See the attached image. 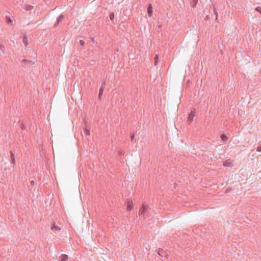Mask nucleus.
I'll return each instance as SVG.
<instances>
[{
  "label": "nucleus",
  "mask_w": 261,
  "mask_h": 261,
  "mask_svg": "<svg viewBox=\"0 0 261 261\" xmlns=\"http://www.w3.org/2000/svg\"><path fill=\"white\" fill-rule=\"evenodd\" d=\"M60 23H58V21L56 20V22H55V25H54V27H57V25L59 24Z\"/></svg>",
  "instance_id": "19"
},
{
  "label": "nucleus",
  "mask_w": 261,
  "mask_h": 261,
  "mask_svg": "<svg viewBox=\"0 0 261 261\" xmlns=\"http://www.w3.org/2000/svg\"><path fill=\"white\" fill-rule=\"evenodd\" d=\"M51 230H58V231H59L60 230V228L57 226H53L51 228Z\"/></svg>",
  "instance_id": "14"
},
{
  "label": "nucleus",
  "mask_w": 261,
  "mask_h": 261,
  "mask_svg": "<svg viewBox=\"0 0 261 261\" xmlns=\"http://www.w3.org/2000/svg\"><path fill=\"white\" fill-rule=\"evenodd\" d=\"M197 3H198V0H192V3H191V6L193 8H195L196 7V5L197 4Z\"/></svg>",
  "instance_id": "10"
},
{
  "label": "nucleus",
  "mask_w": 261,
  "mask_h": 261,
  "mask_svg": "<svg viewBox=\"0 0 261 261\" xmlns=\"http://www.w3.org/2000/svg\"><path fill=\"white\" fill-rule=\"evenodd\" d=\"M27 63H33V62L32 61H30V60H28V62Z\"/></svg>",
  "instance_id": "23"
},
{
  "label": "nucleus",
  "mask_w": 261,
  "mask_h": 261,
  "mask_svg": "<svg viewBox=\"0 0 261 261\" xmlns=\"http://www.w3.org/2000/svg\"><path fill=\"white\" fill-rule=\"evenodd\" d=\"M31 185H32V186H34V184H35V182H34V181H33V180L31 181Z\"/></svg>",
  "instance_id": "21"
},
{
  "label": "nucleus",
  "mask_w": 261,
  "mask_h": 261,
  "mask_svg": "<svg viewBox=\"0 0 261 261\" xmlns=\"http://www.w3.org/2000/svg\"><path fill=\"white\" fill-rule=\"evenodd\" d=\"M147 12L149 17H151L152 14V8L151 6H149L147 8Z\"/></svg>",
  "instance_id": "5"
},
{
  "label": "nucleus",
  "mask_w": 261,
  "mask_h": 261,
  "mask_svg": "<svg viewBox=\"0 0 261 261\" xmlns=\"http://www.w3.org/2000/svg\"><path fill=\"white\" fill-rule=\"evenodd\" d=\"M134 138V136H132V139H133Z\"/></svg>",
  "instance_id": "24"
},
{
  "label": "nucleus",
  "mask_w": 261,
  "mask_h": 261,
  "mask_svg": "<svg viewBox=\"0 0 261 261\" xmlns=\"http://www.w3.org/2000/svg\"><path fill=\"white\" fill-rule=\"evenodd\" d=\"M126 211L129 212L132 211L134 207V203L132 199H127L126 201Z\"/></svg>",
  "instance_id": "1"
},
{
  "label": "nucleus",
  "mask_w": 261,
  "mask_h": 261,
  "mask_svg": "<svg viewBox=\"0 0 261 261\" xmlns=\"http://www.w3.org/2000/svg\"><path fill=\"white\" fill-rule=\"evenodd\" d=\"M103 91V88L101 86L99 91L98 98L100 100Z\"/></svg>",
  "instance_id": "8"
},
{
  "label": "nucleus",
  "mask_w": 261,
  "mask_h": 261,
  "mask_svg": "<svg viewBox=\"0 0 261 261\" xmlns=\"http://www.w3.org/2000/svg\"><path fill=\"white\" fill-rule=\"evenodd\" d=\"M22 62H24V63H27L28 62V60L27 59H23L22 61Z\"/></svg>",
  "instance_id": "20"
},
{
  "label": "nucleus",
  "mask_w": 261,
  "mask_h": 261,
  "mask_svg": "<svg viewBox=\"0 0 261 261\" xmlns=\"http://www.w3.org/2000/svg\"><path fill=\"white\" fill-rule=\"evenodd\" d=\"M80 43L82 46H84L85 44V42L83 40H80Z\"/></svg>",
  "instance_id": "17"
},
{
  "label": "nucleus",
  "mask_w": 261,
  "mask_h": 261,
  "mask_svg": "<svg viewBox=\"0 0 261 261\" xmlns=\"http://www.w3.org/2000/svg\"><path fill=\"white\" fill-rule=\"evenodd\" d=\"M90 130L87 129V128H84L83 129V132L82 133V135H83V134L85 135V136H89L90 135Z\"/></svg>",
  "instance_id": "4"
},
{
  "label": "nucleus",
  "mask_w": 261,
  "mask_h": 261,
  "mask_svg": "<svg viewBox=\"0 0 261 261\" xmlns=\"http://www.w3.org/2000/svg\"><path fill=\"white\" fill-rule=\"evenodd\" d=\"M195 116V112L191 111V113L189 114L188 118V121L191 123L193 120L194 117Z\"/></svg>",
  "instance_id": "2"
},
{
  "label": "nucleus",
  "mask_w": 261,
  "mask_h": 261,
  "mask_svg": "<svg viewBox=\"0 0 261 261\" xmlns=\"http://www.w3.org/2000/svg\"><path fill=\"white\" fill-rule=\"evenodd\" d=\"M91 41L93 43L94 42V39L93 38H91Z\"/></svg>",
  "instance_id": "22"
},
{
  "label": "nucleus",
  "mask_w": 261,
  "mask_h": 261,
  "mask_svg": "<svg viewBox=\"0 0 261 261\" xmlns=\"http://www.w3.org/2000/svg\"><path fill=\"white\" fill-rule=\"evenodd\" d=\"M65 18V15L63 14H60V15L58 17L57 20L58 21V23H60L62 20Z\"/></svg>",
  "instance_id": "7"
},
{
  "label": "nucleus",
  "mask_w": 261,
  "mask_h": 261,
  "mask_svg": "<svg viewBox=\"0 0 261 261\" xmlns=\"http://www.w3.org/2000/svg\"><path fill=\"white\" fill-rule=\"evenodd\" d=\"M110 18L112 21H113L114 18V12H112L110 15Z\"/></svg>",
  "instance_id": "15"
},
{
  "label": "nucleus",
  "mask_w": 261,
  "mask_h": 261,
  "mask_svg": "<svg viewBox=\"0 0 261 261\" xmlns=\"http://www.w3.org/2000/svg\"><path fill=\"white\" fill-rule=\"evenodd\" d=\"M0 49H1V50L3 51V53H5V51H4V50H5V47H4V46H3V45H0Z\"/></svg>",
  "instance_id": "16"
},
{
  "label": "nucleus",
  "mask_w": 261,
  "mask_h": 261,
  "mask_svg": "<svg viewBox=\"0 0 261 261\" xmlns=\"http://www.w3.org/2000/svg\"><path fill=\"white\" fill-rule=\"evenodd\" d=\"M23 9H24L25 11H31L33 9V6L29 5H24L23 7Z\"/></svg>",
  "instance_id": "3"
},
{
  "label": "nucleus",
  "mask_w": 261,
  "mask_h": 261,
  "mask_svg": "<svg viewBox=\"0 0 261 261\" xmlns=\"http://www.w3.org/2000/svg\"><path fill=\"white\" fill-rule=\"evenodd\" d=\"M22 41H23V43L24 44V46L25 47H27L28 44V37H27V36H24L23 37Z\"/></svg>",
  "instance_id": "6"
},
{
  "label": "nucleus",
  "mask_w": 261,
  "mask_h": 261,
  "mask_svg": "<svg viewBox=\"0 0 261 261\" xmlns=\"http://www.w3.org/2000/svg\"><path fill=\"white\" fill-rule=\"evenodd\" d=\"M11 160H12V163L13 164H15V161L14 155V154H13V153L12 152H11Z\"/></svg>",
  "instance_id": "11"
},
{
  "label": "nucleus",
  "mask_w": 261,
  "mask_h": 261,
  "mask_svg": "<svg viewBox=\"0 0 261 261\" xmlns=\"http://www.w3.org/2000/svg\"><path fill=\"white\" fill-rule=\"evenodd\" d=\"M6 21L8 24H11V25L12 24L13 21L11 20V19L9 17L6 16Z\"/></svg>",
  "instance_id": "9"
},
{
  "label": "nucleus",
  "mask_w": 261,
  "mask_h": 261,
  "mask_svg": "<svg viewBox=\"0 0 261 261\" xmlns=\"http://www.w3.org/2000/svg\"><path fill=\"white\" fill-rule=\"evenodd\" d=\"M67 260L68 256L65 254L63 255L61 261H67Z\"/></svg>",
  "instance_id": "12"
},
{
  "label": "nucleus",
  "mask_w": 261,
  "mask_h": 261,
  "mask_svg": "<svg viewBox=\"0 0 261 261\" xmlns=\"http://www.w3.org/2000/svg\"><path fill=\"white\" fill-rule=\"evenodd\" d=\"M221 138L222 139V140L224 141H226L228 139V138L224 135V134H222L221 136Z\"/></svg>",
  "instance_id": "13"
},
{
  "label": "nucleus",
  "mask_w": 261,
  "mask_h": 261,
  "mask_svg": "<svg viewBox=\"0 0 261 261\" xmlns=\"http://www.w3.org/2000/svg\"><path fill=\"white\" fill-rule=\"evenodd\" d=\"M256 11L259 12L260 13H261V8L260 7H257L256 9H255Z\"/></svg>",
  "instance_id": "18"
}]
</instances>
